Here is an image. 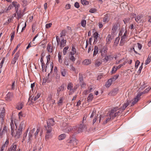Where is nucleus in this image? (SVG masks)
Here are the masks:
<instances>
[{
    "instance_id": "f257e3e1",
    "label": "nucleus",
    "mask_w": 151,
    "mask_h": 151,
    "mask_svg": "<svg viewBox=\"0 0 151 151\" xmlns=\"http://www.w3.org/2000/svg\"><path fill=\"white\" fill-rule=\"evenodd\" d=\"M26 122L23 120L19 125V128L15 136L17 138L20 137L21 134H22V131L24 129L25 127Z\"/></svg>"
},
{
    "instance_id": "f03ea898",
    "label": "nucleus",
    "mask_w": 151,
    "mask_h": 151,
    "mask_svg": "<svg viewBox=\"0 0 151 151\" xmlns=\"http://www.w3.org/2000/svg\"><path fill=\"white\" fill-rule=\"evenodd\" d=\"M121 112L119 110L118 107H116L113 108L111 110L109 116L112 119H114L115 117L121 114Z\"/></svg>"
},
{
    "instance_id": "7ed1b4c3",
    "label": "nucleus",
    "mask_w": 151,
    "mask_h": 151,
    "mask_svg": "<svg viewBox=\"0 0 151 151\" xmlns=\"http://www.w3.org/2000/svg\"><path fill=\"white\" fill-rule=\"evenodd\" d=\"M73 84L71 82H70L68 84L67 88L68 90H69V95L73 93L76 89L75 88V87H73Z\"/></svg>"
},
{
    "instance_id": "20e7f679",
    "label": "nucleus",
    "mask_w": 151,
    "mask_h": 151,
    "mask_svg": "<svg viewBox=\"0 0 151 151\" xmlns=\"http://www.w3.org/2000/svg\"><path fill=\"white\" fill-rule=\"evenodd\" d=\"M55 121L52 119H48L47 120V126H45V128H47V127L50 128L52 129V126H53L55 125Z\"/></svg>"
},
{
    "instance_id": "39448f33",
    "label": "nucleus",
    "mask_w": 151,
    "mask_h": 151,
    "mask_svg": "<svg viewBox=\"0 0 151 151\" xmlns=\"http://www.w3.org/2000/svg\"><path fill=\"white\" fill-rule=\"evenodd\" d=\"M78 142V140L75 138L73 137L70 138L68 143V145L70 146H75L77 145Z\"/></svg>"
},
{
    "instance_id": "423d86ee",
    "label": "nucleus",
    "mask_w": 151,
    "mask_h": 151,
    "mask_svg": "<svg viewBox=\"0 0 151 151\" xmlns=\"http://www.w3.org/2000/svg\"><path fill=\"white\" fill-rule=\"evenodd\" d=\"M45 130L46 131V134L45 137V139L47 140L51 136V132L52 130L50 128L47 127L45 128Z\"/></svg>"
},
{
    "instance_id": "0eeeda50",
    "label": "nucleus",
    "mask_w": 151,
    "mask_h": 151,
    "mask_svg": "<svg viewBox=\"0 0 151 151\" xmlns=\"http://www.w3.org/2000/svg\"><path fill=\"white\" fill-rule=\"evenodd\" d=\"M20 55V52H17L14 55V58L12 59L11 65L12 66H13L14 65L16 62V61L18 59Z\"/></svg>"
},
{
    "instance_id": "6e6552de",
    "label": "nucleus",
    "mask_w": 151,
    "mask_h": 151,
    "mask_svg": "<svg viewBox=\"0 0 151 151\" xmlns=\"http://www.w3.org/2000/svg\"><path fill=\"white\" fill-rule=\"evenodd\" d=\"M131 103V101L129 100H127L126 103H125L120 108H119V110L122 113L124 111L126 107L129 105V104Z\"/></svg>"
},
{
    "instance_id": "1a4fd4ad",
    "label": "nucleus",
    "mask_w": 151,
    "mask_h": 151,
    "mask_svg": "<svg viewBox=\"0 0 151 151\" xmlns=\"http://www.w3.org/2000/svg\"><path fill=\"white\" fill-rule=\"evenodd\" d=\"M10 126L11 129V134L12 135V136H14V130L16 129L17 128V127L16 126V124H14L13 123V121L12 120L11 121V122L10 123Z\"/></svg>"
},
{
    "instance_id": "9d476101",
    "label": "nucleus",
    "mask_w": 151,
    "mask_h": 151,
    "mask_svg": "<svg viewBox=\"0 0 151 151\" xmlns=\"http://www.w3.org/2000/svg\"><path fill=\"white\" fill-rule=\"evenodd\" d=\"M127 31H126L123 36L122 37V38L120 41L119 45L120 46H122L125 43V41L126 40V39L127 38Z\"/></svg>"
},
{
    "instance_id": "9b49d317",
    "label": "nucleus",
    "mask_w": 151,
    "mask_h": 151,
    "mask_svg": "<svg viewBox=\"0 0 151 151\" xmlns=\"http://www.w3.org/2000/svg\"><path fill=\"white\" fill-rule=\"evenodd\" d=\"M12 4L14 7L16 12L21 10V9L19 8L20 5L17 2L13 1L12 2Z\"/></svg>"
},
{
    "instance_id": "f8f14e48",
    "label": "nucleus",
    "mask_w": 151,
    "mask_h": 151,
    "mask_svg": "<svg viewBox=\"0 0 151 151\" xmlns=\"http://www.w3.org/2000/svg\"><path fill=\"white\" fill-rule=\"evenodd\" d=\"M13 97V94L12 93L9 92L6 95L5 98L6 101H9L12 100Z\"/></svg>"
},
{
    "instance_id": "ddd939ff",
    "label": "nucleus",
    "mask_w": 151,
    "mask_h": 151,
    "mask_svg": "<svg viewBox=\"0 0 151 151\" xmlns=\"http://www.w3.org/2000/svg\"><path fill=\"white\" fill-rule=\"evenodd\" d=\"M16 14L17 15V18L18 19L21 18L24 15L23 12H22L21 10L16 12V13L14 14V17H16Z\"/></svg>"
},
{
    "instance_id": "4468645a",
    "label": "nucleus",
    "mask_w": 151,
    "mask_h": 151,
    "mask_svg": "<svg viewBox=\"0 0 151 151\" xmlns=\"http://www.w3.org/2000/svg\"><path fill=\"white\" fill-rule=\"evenodd\" d=\"M78 133L81 132L83 129H86V127L84 124H80L78 127Z\"/></svg>"
},
{
    "instance_id": "2eb2a0df",
    "label": "nucleus",
    "mask_w": 151,
    "mask_h": 151,
    "mask_svg": "<svg viewBox=\"0 0 151 151\" xmlns=\"http://www.w3.org/2000/svg\"><path fill=\"white\" fill-rule=\"evenodd\" d=\"M35 128H33L30 131L28 136L27 138V142H28L31 139V137L32 136L33 134L35 131Z\"/></svg>"
},
{
    "instance_id": "dca6fc26",
    "label": "nucleus",
    "mask_w": 151,
    "mask_h": 151,
    "mask_svg": "<svg viewBox=\"0 0 151 151\" xmlns=\"http://www.w3.org/2000/svg\"><path fill=\"white\" fill-rule=\"evenodd\" d=\"M17 146L15 143H13L7 151H16Z\"/></svg>"
},
{
    "instance_id": "f3484780",
    "label": "nucleus",
    "mask_w": 151,
    "mask_h": 151,
    "mask_svg": "<svg viewBox=\"0 0 151 151\" xmlns=\"http://www.w3.org/2000/svg\"><path fill=\"white\" fill-rule=\"evenodd\" d=\"M77 127L76 126H74L73 127H69L66 129V131L68 132H74L75 130L77 129Z\"/></svg>"
},
{
    "instance_id": "a211bd4d",
    "label": "nucleus",
    "mask_w": 151,
    "mask_h": 151,
    "mask_svg": "<svg viewBox=\"0 0 151 151\" xmlns=\"http://www.w3.org/2000/svg\"><path fill=\"white\" fill-rule=\"evenodd\" d=\"M66 40H64L63 38L62 39L60 43H59L60 46L61 48L63 47L66 45Z\"/></svg>"
},
{
    "instance_id": "6ab92c4d",
    "label": "nucleus",
    "mask_w": 151,
    "mask_h": 151,
    "mask_svg": "<svg viewBox=\"0 0 151 151\" xmlns=\"http://www.w3.org/2000/svg\"><path fill=\"white\" fill-rule=\"evenodd\" d=\"M140 99V95L138 94L136 97L134 99L133 101L132 102L131 106H133Z\"/></svg>"
},
{
    "instance_id": "aec40b11",
    "label": "nucleus",
    "mask_w": 151,
    "mask_h": 151,
    "mask_svg": "<svg viewBox=\"0 0 151 151\" xmlns=\"http://www.w3.org/2000/svg\"><path fill=\"white\" fill-rule=\"evenodd\" d=\"M5 109L4 108H3L0 115V118L1 119L2 122H3L5 117Z\"/></svg>"
},
{
    "instance_id": "412c9836",
    "label": "nucleus",
    "mask_w": 151,
    "mask_h": 151,
    "mask_svg": "<svg viewBox=\"0 0 151 151\" xmlns=\"http://www.w3.org/2000/svg\"><path fill=\"white\" fill-rule=\"evenodd\" d=\"M107 47L106 46H104L102 48L101 51V55L102 56H104L107 52Z\"/></svg>"
},
{
    "instance_id": "4be33fe9",
    "label": "nucleus",
    "mask_w": 151,
    "mask_h": 151,
    "mask_svg": "<svg viewBox=\"0 0 151 151\" xmlns=\"http://www.w3.org/2000/svg\"><path fill=\"white\" fill-rule=\"evenodd\" d=\"M64 90V86L62 85L59 87L57 89V93L56 95L58 96L60 94V92L61 91H63Z\"/></svg>"
},
{
    "instance_id": "5701e85b",
    "label": "nucleus",
    "mask_w": 151,
    "mask_h": 151,
    "mask_svg": "<svg viewBox=\"0 0 151 151\" xmlns=\"http://www.w3.org/2000/svg\"><path fill=\"white\" fill-rule=\"evenodd\" d=\"M91 63V61L89 59H85L82 62V64L85 65H88Z\"/></svg>"
},
{
    "instance_id": "b1692460",
    "label": "nucleus",
    "mask_w": 151,
    "mask_h": 151,
    "mask_svg": "<svg viewBox=\"0 0 151 151\" xmlns=\"http://www.w3.org/2000/svg\"><path fill=\"white\" fill-rule=\"evenodd\" d=\"M61 75L62 76L65 77L67 74V72L66 69L62 68L60 70Z\"/></svg>"
},
{
    "instance_id": "393cba45",
    "label": "nucleus",
    "mask_w": 151,
    "mask_h": 151,
    "mask_svg": "<svg viewBox=\"0 0 151 151\" xmlns=\"http://www.w3.org/2000/svg\"><path fill=\"white\" fill-rule=\"evenodd\" d=\"M113 58V57L110 55L106 56L104 58L105 61L107 62L108 61L111 60Z\"/></svg>"
},
{
    "instance_id": "a878e982",
    "label": "nucleus",
    "mask_w": 151,
    "mask_h": 151,
    "mask_svg": "<svg viewBox=\"0 0 151 151\" xmlns=\"http://www.w3.org/2000/svg\"><path fill=\"white\" fill-rule=\"evenodd\" d=\"M112 79H109L107 81V82H106L105 84V86L106 87H109L110 85L112 84Z\"/></svg>"
},
{
    "instance_id": "bb28decb",
    "label": "nucleus",
    "mask_w": 151,
    "mask_h": 151,
    "mask_svg": "<svg viewBox=\"0 0 151 151\" xmlns=\"http://www.w3.org/2000/svg\"><path fill=\"white\" fill-rule=\"evenodd\" d=\"M47 49L49 52L51 53L52 51V47L51 45L48 44Z\"/></svg>"
},
{
    "instance_id": "cd10ccee",
    "label": "nucleus",
    "mask_w": 151,
    "mask_h": 151,
    "mask_svg": "<svg viewBox=\"0 0 151 151\" xmlns=\"http://www.w3.org/2000/svg\"><path fill=\"white\" fill-rule=\"evenodd\" d=\"M66 135L65 134H63L59 136L58 139L59 140H61L64 139L66 137Z\"/></svg>"
},
{
    "instance_id": "c85d7f7f",
    "label": "nucleus",
    "mask_w": 151,
    "mask_h": 151,
    "mask_svg": "<svg viewBox=\"0 0 151 151\" xmlns=\"http://www.w3.org/2000/svg\"><path fill=\"white\" fill-rule=\"evenodd\" d=\"M151 88L148 87L146 88L143 92H141L138 94L139 95H140V96L142 94L147 93L151 89Z\"/></svg>"
},
{
    "instance_id": "c756f323",
    "label": "nucleus",
    "mask_w": 151,
    "mask_h": 151,
    "mask_svg": "<svg viewBox=\"0 0 151 151\" xmlns=\"http://www.w3.org/2000/svg\"><path fill=\"white\" fill-rule=\"evenodd\" d=\"M93 98V96L92 93H91L89 94L87 98V101L89 102L91 101Z\"/></svg>"
},
{
    "instance_id": "7c9ffc66",
    "label": "nucleus",
    "mask_w": 151,
    "mask_h": 151,
    "mask_svg": "<svg viewBox=\"0 0 151 151\" xmlns=\"http://www.w3.org/2000/svg\"><path fill=\"white\" fill-rule=\"evenodd\" d=\"M111 35H110L109 34L108 35L106 38V42L108 44H109L111 42Z\"/></svg>"
},
{
    "instance_id": "2f4dec72",
    "label": "nucleus",
    "mask_w": 151,
    "mask_h": 151,
    "mask_svg": "<svg viewBox=\"0 0 151 151\" xmlns=\"http://www.w3.org/2000/svg\"><path fill=\"white\" fill-rule=\"evenodd\" d=\"M64 98L63 97H60L59 98V100L58 102V105H61L63 104V101L64 100Z\"/></svg>"
},
{
    "instance_id": "473e14b6",
    "label": "nucleus",
    "mask_w": 151,
    "mask_h": 151,
    "mask_svg": "<svg viewBox=\"0 0 151 151\" xmlns=\"http://www.w3.org/2000/svg\"><path fill=\"white\" fill-rule=\"evenodd\" d=\"M118 25L117 24L115 23L113 25V27L112 30L114 32L116 31L117 29H118Z\"/></svg>"
},
{
    "instance_id": "72a5a7b5",
    "label": "nucleus",
    "mask_w": 151,
    "mask_h": 151,
    "mask_svg": "<svg viewBox=\"0 0 151 151\" xmlns=\"http://www.w3.org/2000/svg\"><path fill=\"white\" fill-rule=\"evenodd\" d=\"M20 1L23 7L26 6L27 5V1L25 0H20Z\"/></svg>"
},
{
    "instance_id": "f704fd0d",
    "label": "nucleus",
    "mask_w": 151,
    "mask_h": 151,
    "mask_svg": "<svg viewBox=\"0 0 151 151\" xmlns=\"http://www.w3.org/2000/svg\"><path fill=\"white\" fill-rule=\"evenodd\" d=\"M98 47L97 46H95L94 47V51L93 52V56H95L98 53Z\"/></svg>"
},
{
    "instance_id": "c9c22d12",
    "label": "nucleus",
    "mask_w": 151,
    "mask_h": 151,
    "mask_svg": "<svg viewBox=\"0 0 151 151\" xmlns=\"http://www.w3.org/2000/svg\"><path fill=\"white\" fill-rule=\"evenodd\" d=\"M72 52H70V55H74L76 53V50L73 46L72 47Z\"/></svg>"
},
{
    "instance_id": "e433bc0d",
    "label": "nucleus",
    "mask_w": 151,
    "mask_h": 151,
    "mask_svg": "<svg viewBox=\"0 0 151 151\" xmlns=\"http://www.w3.org/2000/svg\"><path fill=\"white\" fill-rule=\"evenodd\" d=\"M151 61V56L149 55L148 57L146 60L145 64V65H147Z\"/></svg>"
},
{
    "instance_id": "4c0bfd02",
    "label": "nucleus",
    "mask_w": 151,
    "mask_h": 151,
    "mask_svg": "<svg viewBox=\"0 0 151 151\" xmlns=\"http://www.w3.org/2000/svg\"><path fill=\"white\" fill-rule=\"evenodd\" d=\"M68 48V46H66L64 48L63 50V55H65L66 54Z\"/></svg>"
},
{
    "instance_id": "58836bf2",
    "label": "nucleus",
    "mask_w": 151,
    "mask_h": 151,
    "mask_svg": "<svg viewBox=\"0 0 151 151\" xmlns=\"http://www.w3.org/2000/svg\"><path fill=\"white\" fill-rule=\"evenodd\" d=\"M142 15H137L135 18V20L137 22H138L139 21L141 18L142 17Z\"/></svg>"
},
{
    "instance_id": "ea45409f",
    "label": "nucleus",
    "mask_w": 151,
    "mask_h": 151,
    "mask_svg": "<svg viewBox=\"0 0 151 151\" xmlns=\"http://www.w3.org/2000/svg\"><path fill=\"white\" fill-rule=\"evenodd\" d=\"M81 3L83 5H86L89 4V2L86 0H81Z\"/></svg>"
},
{
    "instance_id": "a19ab883",
    "label": "nucleus",
    "mask_w": 151,
    "mask_h": 151,
    "mask_svg": "<svg viewBox=\"0 0 151 151\" xmlns=\"http://www.w3.org/2000/svg\"><path fill=\"white\" fill-rule=\"evenodd\" d=\"M67 32V31L65 30H63L60 33V37L65 36L66 35V33Z\"/></svg>"
},
{
    "instance_id": "79ce46f5",
    "label": "nucleus",
    "mask_w": 151,
    "mask_h": 151,
    "mask_svg": "<svg viewBox=\"0 0 151 151\" xmlns=\"http://www.w3.org/2000/svg\"><path fill=\"white\" fill-rule=\"evenodd\" d=\"M40 95L39 94V93H38L37 95L35 96V97L34 98V99H32V102L33 103H34V101H35L40 96Z\"/></svg>"
},
{
    "instance_id": "37998d69",
    "label": "nucleus",
    "mask_w": 151,
    "mask_h": 151,
    "mask_svg": "<svg viewBox=\"0 0 151 151\" xmlns=\"http://www.w3.org/2000/svg\"><path fill=\"white\" fill-rule=\"evenodd\" d=\"M58 59L59 62L60 63H62L63 62V60L62 59V56L59 53H58Z\"/></svg>"
},
{
    "instance_id": "c03bdc74",
    "label": "nucleus",
    "mask_w": 151,
    "mask_h": 151,
    "mask_svg": "<svg viewBox=\"0 0 151 151\" xmlns=\"http://www.w3.org/2000/svg\"><path fill=\"white\" fill-rule=\"evenodd\" d=\"M100 35L97 32H95L93 34V37L94 38H99Z\"/></svg>"
},
{
    "instance_id": "a18cd8bd",
    "label": "nucleus",
    "mask_w": 151,
    "mask_h": 151,
    "mask_svg": "<svg viewBox=\"0 0 151 151\" xmlns=\"http://www.w3.org/2000/svg\"><path fill=\"white\" fill-rule=\"evenodd\" d=\"M86 21L85 20H82L81 21V24L82 26L85 27H86Z\"/></svg>"
},
{
    "instance_id": "49530a36",
    "label": "nucleus",
    "mask_w": 151,
    "mask_h": 151,
    "mask_svg": "<svg viewBox=\"0 0 151 151\" xmlns=\"http://www.w3.org/2000/svg\"><path fill=\"white\" fill-rule=\"evenodd\" d=\"M23 106V104L22 103H21L19 104L17 107V108L18 110H20L22 109Z\"/></svg>"
},
{
    "instance_id": "de8ad7c7",
    "label": "nucleus",
    "mask_w": 151,
    "mask_h": 151,
    "mask_svg": "<svg viewBox=\"0 0 151 151\" xmlns=\"http://www.w3.org/2000/svg\"><path fill=\"white\" fill-rule=\"evenodd\" d=\"M95 115H96V111L95 110H93L90 116V118H92L94 116H95Z\"/></svg>"
},
{
    "instance_id": "09e8293b",
    "label": "nucleus",
    "mask_w": 151,
    "mask_h": 151,
    "mask_svg": "<svg viewBox=\"0 0 151 151\" xmlns=\"http://www.w3.org/2000/svg\"><path fill=\"white\" fill-rule=\"evenodd\" d=\"M15 34V32L13 31V32H12L10 34L11 35V39L10 40L11 41H12L14 38V37Z\"/></svg>"
},
{
    "instance_id": "8fccbe9b",
    "label": "nucleus",
    "mask_w": 151,
    "mask_h": 151,
    "mask_svg": "<svg viewBox=\"0 0 151 151\" xmlns=\"http://www.w3.org/2000/svg\"><path fill=\"white\" fill-rule=\"evenodd\" d=\"M73 55H71L69 56L70 59L72 62H74L76 60V58L74 57Z\"/></svg>"
},
{
    "instance_id": "3c124183",
    "label": "nucleus",
    "mask_w": 151,
    "mask_h": 151,
    "mask_svg": "<svg viewBox=\"0 0 151 151\" xmlns=\"http://www.w3.org/2000/svg\"><path fill=\"white\" fill-rule=\"evenodd\" d=\"M119 38L118 37H117L116 38L115 41L114 42V45H115L116 46L119 42Z\"/></svg>"
},
{
    "instance_id": "603ef678",
    "label": "nucleus",
    "mask_w": 151,
    "mask_h": 151,
    "mask_svg": "<svg viewBox=\"0 0 151 151\" xmlns=\"http://www.w3.org/2000/svg\"><path fill=\"white\" fill-rule=\"evenodd\" d=\"M101 64L100 61H97L95 62V65L96 67H99Z\"/></svg>"
},
{
    "instance_id": "864d4df0",
    "label": "nucleus",
    "mask_w": 151,
    "mask_h": 151,
    "mask_svg": "<svg viewBox=\"0 0 151 151\" xmlns=\"http://www.w3.org/2000/svg\"><path fill=\"white\" fill-rule=\"evenodd\" d=\"M117 69L116 67V66H114L112 68V71H111V73H115L116 71L117 70Z\"/></svg>"
},
{
    "instance_id": "5fc2aeb1",
    "label": "nucleus",
    "mask_w": 151,
    "mask_h": 151,
    "mask_svg": "<svg viewBox=\"0 0 151 151\" xmlns=\"http://www.w3.org/2000/svg\"><path fill=\"white\" fill-rule=\"evenodd\" d=\"M4 134L3 131H1V128L0 127V139L3 138Z\"/></svg>"
},
{
    "instance_id": "6e6d98bb",
    "label": "nucleus",
    "mask_w": 151,
    "mask_h": 151,
    "mask_svg": "<svg viewBox=\"0 0 151 151\" xmlns=\"http://www.w3.org/2000/svg\"><path fill=\"white\" fill-rule=\"evenodd\" d=\"M79 80L80 83L83 81V77L82 74H79Z\"/></svg>"
},
{
    "instance_id": "4d7b16f0",
    "label": "nucleus",
    "mask_w": 151,
    "mask_h": 151,
    "mask_svg": "<svg viewBox=\"0 0 151 151\" xmlns=\"http://www.w3.org/2000/svg\"><path fill=\"white\" fill-rule=\"evenodd\" d=\"M97 11V10L95 9L92 8L89 11V12L91 13H94Z\"/></svg>"
},
{
    "instance_id": "13d9d810",
    "label": "nucleus",
    "mask_w": 151,
    "mask_h": 151,
    "mask_svg": "<svg viewBox=\"0 0 151 151\" xmlns=\"http://www.w3.org/2000/svg\"><path fill=\"white\" fill-rule=\"evenodd\" d=\"M140 63V62L138 60H137L135 62V68L137 69V68Z\"/></svg>"
},
{
    "instance_id": "bf43d9fd",
    "label": "nucleus",
    "mask_w": 151,
    "mask_h": 151,
    "mask_svg": "<svg viewBox=\"0 0 151 151\" xmlns=\"http://www.w3.org/2000/svg\"><path fill=\"white\" fill-rule=\"evenodd\" d=\"M119 76V75H115L111 79H112V81H114Z\"/></svg>"
},
{
    "instance_id": "052dcab7",
    "label": "nucleus",
    "mask_w": 151,
    "mask_h": 151,
    "mask_svg": "<svg viewBox=\"0 0 151 151\" xmlns=\"http://www.w3.org/2000/svg\"><path fill=\"white\" fill-rule=\"evenodd\" d=\"M143 64V63H142L141 65L139 67V69L137 71V73L138 74H139L141 72V70L142 68V65Z\"/></svg>"
},
{
    "instance_id": "680f3d73",
    "label": "nucleus",
    "mask_w": 151,
    "mask_h": 151,
    "mask_svg": "<svg viewBox=\"0 0 151 151\" xmlns=\"http://www.w3.org/2000/svg\"><path fill=\"white\" fill-rule=\"evenodd\" d=\"M1 131H3V133L5 134V132H6L7 128L6 126H4L3 128V129L2 130V127H1Z\"/></svg>"
},
{
    "instance_id": "e2e57ef3",
    "label": "nucleus",
    "mask_w": 151,
    "mask_h": 151,
    "mask_svg": "<svg viewBox=\"0 0 151 151\" xmlns=\"http://www.w3.org/2000/svg\"><path fill=\"white\" fill-rule=\"evenodd\" d=\"M80 84L82 88H84L86 85L85 83L83 81L80 83Z\"/></svg>"
},
{
    "instance_id": "0e129e2a",
    "label": "nucleus",
    "mask_w": 151,
    "mask_h": 151,
    "mask_svg": "<svg viewBox=\"0 0 151 151\" xmlns=\"http://www.w3.org/2000/svg\"><path fill=\"white\" fill-rule=\"evenodd\" d=\"M40 131V129L39 128H37L36 131L35 132V138H36L37 137V135L38 133H39Z\"/></svg>"
},
{
    "instance_id": "69168bd1",
    "label": "nucleus",
    "mask_w": 151,
    "mask_h": 151,
    "mask_svg": "<svg viewBox=\"0 0 151 151\" xmlns=\"http://www.w3.org/2000/svg\"><path fill=\"white\" fill-rule=\"evenodd\" d=\"M71 5L69 4H68L66 5L65 8L66 9H68L70 8Z\"/></svg>"
},
{
    "instance_id": "338daca9",
    "label": "nucleus",
    "mask_w": 151,
    "mask_h": 151,
    "mask_svg": "<svg viewBox=\"0 0 151 151\" xmlns=\"http://www.w3.org/2000/svg\"><path fill=\"white\" fill-rule=\"evenodd\" d=\"M130 19L129 18H127L123 20L125 24H126L128 23Z\"/></svg>"
},
{
    "instance_id": "774afa93",
    "label": "nucleus",
    "mask_w": 151,
    "mask_h": 151,
    "mask_svg": "<svg viewBox=\"0 0 151 151\" xmlns=\"http://www.w3.org/2000/svg\"><path fill=\"white\" fill-rule=\"evenodd\" d=\"M52 25V24L50 23L46 24L45 27L46 28H49Z\"/></svg>"
}]
</instances>
